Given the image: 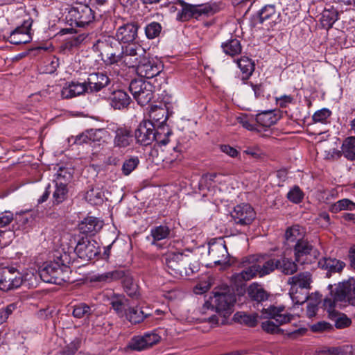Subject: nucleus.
Returning <instances> with one entry per match:
<instances>
[{
    "instance_id": "17",
    "label": "nucleus",
    "mask_w": 355,
    "mask_h": 355,
    "mask_svg": "<svg viewBox=\"0 0 355 355\" xmlns=\"http://www.w3.org/2000/svg\"><path fill=\"white\" fill-rule=\"evenodd\" d=\"M234 223L241 226L250 225L255 219L256 213L249 204L236 205L232 213Z\"/></svg>"
},
{
    "instance_id": "49",
    "label": "nucleus",
    "mask_w": 355,
    "mask_h": 355,
    "mask_svg": "<svg viewBox=\"0 0 355 355\" xmlns=\"http://www.w3.org/2000/svg\"><path fill=\"white\" fill-rule=\"evenodd\" d=\"M103 192L99 188H91L85 194V199L92 205H98L103 201Z\"/></svg>"
},
{
    "instance_id": "38",
    "label": "nucleus",
    "mask_w": 355,
    "mask_h": 355,
    "mask_svg": "<svg viewBox=\"0 0 355 355\" xmlns=\"http://www.w3.org/2000/svg\"><path fill=\"white\" fill-rule=\"evenodd\" d=\"M343 156L349 161H355V137L346 138L342 144Z\"/></svg>"
},
{
    "instance_id": "51",
    "label": "nucleus",
    "mask_w": 355,
    "mask_h": 355,
    "mask_svg": "<svg viewBox=\"0 0 355 355\" xmlns=\"http://www.w3.org/2000/svg\"><path fill=\"white\" fill-rule=\"evenodd\" d=\"M304 193L299 186H294L287 193L286 198L288 200L295 204H299L302 202Z\"/></svg>"
},
{
    "instance_id": "21",
    "label": "nucleus",
    "mask_w": 355,
    "mask_h": 355,
    "mask_svg": "<svg viewBox=\"0 0 355 355\" xmlns=\"http://www.w3.org/2000/svg\"><path fill=\"white\" fill-rule=\"evenodd\" d=\"M311 275L309 272H300L288 278V284L291 285V291L311 288Z\"/></svg>"
},
{
    "instance_id": "42",
    "label": "nucleus",
    "mask_w": 355,
    "mask_h": 355,
    "mask_svg": "<svg viewBox=\"0 0 355 355\" xmlns=\"http://www.w3.org/2000/svg\"><path fill=\"white\" fill-rule=\"evenodd\" d=\"M277 120V116L272 111H264L256 116L257 123L263 127H270L275 124Z\"/></svg>"
},
{
    "instance_id": "48",
    "label": "nucleus",
    "mask_w": 355,
    "mask_h": 355,
    "mask_svg": "<svg viewBox=\"0 0 355 355\" xmlns=\"http://www.w3.org/2000/svg\"><path fill=\"white\" fill-rule=\"evenodd\" d=\"M124 276V271L123 270H114L112 272H107L103 274L95 275L93 279L100 282H108L112 280H116L121 279Z\"/></svg>"
},
{
    "instance_id": "4",
    "label": "nucleus",
    "mask_w": 355,
    "mask_h": 355,
    "mask_svg": "<svg viewBox=\"0 0 355 355\" xmlns=\"http://www.w3.org/2000/svg\"><path fill=\"white\" fill-rule=\"evenodd\" d=\"M114 46H119V45L114 41L113 37L104 36L94 44L93 49L101 53L102 59L107 65L119 62L123 63L122 50L121 49L119 52L113 51L110 49H113Z\"/></svg>"
},
{
    "instance_id": "18",
    "label": "nucleus",
    "mask_w": 355,
    "mask_h": 355,
    "mask_svg": "<svg viewBox=\"0 0 355 355\" xmlns=\"http://www.w3.org/2000/svg\"><path fill=\"white\" fill-rule=\"evenodd\" d=\"M125 46H121L123 64L128 67H134L139 63V59L146 54V50L135 43Z\"/></svg>"
},
{
    "instance_id": "50",
    "label": "nucleus",
    "mask_w": 355,
    "mask_h": 355,
    "mask_svg": "<svg viewBox=\"0 0 355 355\" xmlns=\"http://www.w3.org/2000/svg\"><path fill=\"white\" fill-rule=\"evenodd\" d=\"M257 268L259 270L260 277L269 275L275 270H277V258L266 261L262 266L257 264Z\"/></svg>"
},
{
    "instance_id": "47",
    "label": "nucleus",
    "mask_w": 355,
    "mask_h": 355,
    "mask_svg": "<svg viewBox=\"0 0 355 355\" xmlns=\"http://www.w3.org/2000/svg\"><path fill=\"white\" fill-rule=\"evenodd\" d=\"M92 307L83 302L76 304L73 306V316L76 318L89 317L94 312Z\"/></svg>"
},
{
    "instance_id": "37",
    "label": "nucleus",
    "mask_w": 355,
    "mask_h": 355,
    "mask_svg": "<svg viewBox=\"0 0 355 355\" xmlns=\"http://www.w3.org/2000/svg\"><path fill=\"white\" fill-rule=\"evenodd\" d=\"M166 114L167 110L165 107L155 105L150 108L149 116L150 121L157 123L155 125L158 127V125H166V121L168 119Z\"/></svg>"
},
{
    "instance_id": "19",
    "label": "nucleus",
    "mask_w": 355,
    "mask_h": 355,
    "mask_svg": "<svg viewBox=\"0 0 355 355\" xmlns=\"http://www.w3.org/2000/svg\"><path fill=\"white\" fill-rule=\"evenodd\" d=\"M32 23V20H26L21 26L16 27L10 33L8 41L15 45L30 42L32 40L31 33Z\"/></svg>"
},
{
    "instance_id": "28",
    "label": "nucleus",
    "mask_w": 355,
    "mask_h": 355,
    "mask_svg": "<svg viewBox=\"0 0 355 355\" xmlns=\"http://www.w3.org/2000/svg\"><path fill=\"white\" fill-rule=\"evenodd\" d=\"M248 294L252 301L258 303L266 301L268 299L269 293L262 285L258 283H252L248 288Z\"/></svg>"
},
{
    "instance_id": "43",
    "label": "nucleus",
    "mask_w": 355,
    "mask_h": 355,
    "mask_svg": "<svg viewBox=\"0 0 355 355\" xmlns=\"http://www.w3.org/2000/svg\"><path fill=\"white\" fill-rule=\"evenodd\" d=\"M304 232L302 228L299 225H293L288 227L285 233V237L288 242L299 243L300 241H304L303 239Z\"/></svg>"
},
{
    "instance_id": "52",
    "label": "nucleus",
    "mask_w": 355,
    "mask_h": 355,
    "mask_svg": "<svg viewBox=\"0 0 355 355\" xmlns=\"http://www.w3.org/2000/svg\"><path fill=\"white\" fill-rule=\"evenodd\" d=\"M162 29V27L159 23L153 21L145 27L146 36L149 40L155 39L159 35Z\"/></svg>"
},
{
    "instance_id": "62",
    "label": "nucleus",
    "mask_w": 355,
    "mask_h": 355,
    "mask_svg": "<svg viewBox=\"0 0 355 355\" xmlns=\"http://www.w3.org/2000/svg\"><path fill=\"white\" fill-rule=\"evenodd\" d=\"M333 329V326L325 321L318 322L311 327V331L317 333L330 331Z\"/></svg>"
},
{
    "instance_id": "26",
    "label": "nucleus",
    "mask_w": 355,
    "mask_h": 355,
    "mask_svg": "<svg viewBox=\"0 0 355 355\" xmlns=\"http://www.w3.org/2000/svg\"><path fill=\"white\" fill-rule=\"evenodd\" d=\"M110 98V105L115 110L127 108L131 103V98L128 93L122 89L113 91Z\"/></svg>"
},
{
    "instance_id": "11",
    "label": "nucleus",
    "mask_w": 355,
    "mask_h": 355,
    "mask_svg": "<svg viewBox=\"0 0 355 355\" xmlns=\"http://www.w3.org/2000/svg\"><path fill=\"white\" fill-rule=\"evenodd\" d=\"M23 282L21 272L14 267L0 269V289L8 291L19 288Z\"/></svg>"
},
{
    "instance_id": "25",
    "label": "nucleus",
    "mask_w": 355,
    "mask_h": 355,
    "mask_svg": "<svg viewBox=\"0 0 355 355\" xmlns=\"http://www.w3.org/2000/svg\"><path fill=\"white\" fill-rule=\"evenodd\" d=\"M103 225L102 220L93 216H87L79 225V229L83 234L94 235L103 227Z\"/></svg>"
},
{
    "instance_id": "13",
    "label": "nucleus",
    "mask_w": 355,
    "mask_h": 355,
    "mask_svg": "<svg viewBox=\"0 0 355 355\" xmlns=\"http://www.w3.org/2000/svg\"><path fill=\"white\" fill-rule=\"evenodd\" d=\"M295 261L300 265H309L317 259L318 251L308 241L296 243L294 246Z\"/></svg>"
},
{
    "instance_id": "40",
    "label": "nucleus",
    "mask_w": 355,
    "mask_h": 355,
    "mask_svg": "<svg viewBox=\"0 0 355 355\" xmlns=\"http://www.w3.org/2000/svg\"><path fill=\"white\" fill-rule=\"evenodd\" d=\"M355 209V202L348 198H343L331 204L329 210L331 213L337 214L343 210L354 211Z\"/></svg>"
},
{
    "instance_id": "36",
    "label": "nucleus",
    "mask_w": 355,
    "mask_h": 355,
    "mask_svg": "<svg viewBox=\"0 0 355 355\" xmlns=\"http://www.w3.org/2000/svg\"><path fill=\"white\" fill-rule=\"evenodd\" d=\"M149 315H150V314L145 313L138 306H129L125 317L132 324H137L143 322L144 320Z\"/></svg>"
},
{
    "instance_id": "56",
    "label": "nucleus",
    "mask_w": 355,
    "mask_h": 355,
    "mask_svg": "<svg viewBox=\"0 0 355 355\" xmlns=\"http://www.w3.org/2000/svg\"><path fill=\"white\" fill-rule=\"evenodd\" d=\"M55 177L54 183H58L59 181L62 183L65 182L67 185L72 178V175L67 168L60 167L55 173Z\"/></svg>"
},
{
    "instance_id": "23",
    "label": "nucleus",
    "mask_w": 355,
    "mask_h": 355,
    "mask_svg": "<svg viewBox=\"0 0 355 355\" xmlns=\"http://www.w3.org/2000/svg\"><path fill=\"white\" fill-rule=\"evenodd\" d=\"M78 257L83 259H91L96 254L95 246L87 238L80 239L74 249Z\"/></svg>"
},
{
    "instance_id": "44",
    "label": "nucleus",
    "mask_w": 355,
    "mask_h": 355,
    "mask_svg": "<svg viewBox=\"0 0 355 355\" xmlns=\"http://www.w3.org/2000/svg\"><path fill=\"white\" fill-rule=\"evenodd\" d=\"M170 229L166 225H159L150 230V236L153 238L152 245H156L157 242L168 237Z\"/></svg>"
},
{
    "instance_id": "12",
    "label": "nucleus",
    "mask_w": 355,
    "mask_h": 355,
    "mask_svg": "<svg viewBox=\"0 0 355 355\" xmlns=\"http://www.w3.org/2000/svg\"><path fill=\"white\" fill-rule=\"evenodd\" d=\"M155 123L150 120L141 121L135 130L133 136L137 144L141 146L150 145L155 140Z\"/></svg>"
},
{
    "instance_id": "63",
    "label": "nucleus",
    "mask_w": 355,
    "mask_h": 355,
    "mask_svg": "<svg viewBox=\"0 0 355 355\" xmlns=\"http://www.w3.org/2000/svg\"><path fill=\"white\" fill-rule=\"evenodd\" d=\"M352 323V320L346 315H339L335 320V327L337 329H344L348 327Z\"/></svg>"
},
{
    "instance_id": "29",
    "label": "nucleus",
    "mask_w": 355,
    "mask_h": 355,
    "mask_svg": "<svg viewBox=\"0 0 355 355\" xmlns=\"http://www.w3.org/2000/svg\"><path fill=\"white\" fill-rule=\"evenodd\" d=\"M257 267V264L254 263L248 268H245L241 272L234 274L232 276V280L235 284H239L243 282L249 281L257 276L259 277V270Z\"/></svg>"
},
{
    "instance_id": "54",
    "label": "nucleus",
    "mask_w": 355,
    "mask_h": 355,
    "mask_svg": "<svg viewBox=\"0 0 355 355\" xmlns=\"http://www.w3.org/2000/svg\"><path fill=\"white\" fill-rule=\"evenodd\" d=\"M305 290H296L295 292L290 289L289 294L294 304H302L309 300L308 292Z\"/></svg>"
},
{
    "instance_id": "16",
    "label": "nucleus",
    "mask_w": 355,
    "mask_h": 355,
    "mask_svg": "<svg viewBox=\"0 0 355 355\" xmlns=\"http://www.w3.org/2000/svg\"><path fill=\"white\" fill-rule=\"evenodd\" d=\"M280 13L274 4H267L257 11L254 15L255 25L266 24L272 27L280 21Z\"/></svg>"
},
{
    "instance_id": "33",
    "label": "nucleus",
    "mask_w": 355,
    "mask_h": 355,
    "mask_svg": "<svg viewBox=\"0 0 355 355\" xmlns=\"http://www.w3.org/2000/svg\"><path fill=\"white\" fill-rule=\"evenodd\" d=\"M236 64L243 74V79H248L255 69L254 61L247 56L241 57L236 60Z\"/></svg>"
},
{
    "instance_id": "2",
    "label": "nucleus",
    "mask_w": 355,
    "mask_h": 355,
    "mask_svg": "<svg viewBox=\"0 0 355 355\" xmlns=\"http://www.w3.org/2000/svg\"><path fill=\"white\" fill-rule=\"evenodd\" d=\"M329 295L324 300L323 306L330 315H336L335 307L338 302H347L355 306V280L353 283L347 282L338 284L335 288L328 286Z\"/></svg>"
},
{
    "instance_id": "53",
    "label": "nucleus",
    "mask_w": 355,
    "mask_h": 355,
    "mask_svg": "<svg viewBox=\"0 0 355 355\" xmlns=\"http://www.w3.org/2000/svg\"><path fill=\"white\" fill-rule=\"evenodd\" d=\"M139 159L137 156L130 157L125 159L122 166V172L125 175H130L139 165Z\"/></svg>"
},
{
    "instance_id": "10",
    "label": "nucleus",
    "mask_w": 355,
    "mask_h": 355,
    "mask_svg": "<svg viewBox=\"0 0 355 355\" xmlns=\"http://www.w3.org/2000/svg\"><path fill=\"white\" fill-rule=\"evenodd\" d=\"M139 28L136 21L123 23L116 28L114 41L119 45L133 44L138 37Z\"/></svg>"
},
{
    "instance_id": "34",
    "label": "nucleus",
    "mask_w": 355,
    "mask_h": 355,
    "mask_svg": "<svg viewBox=\"0 0 355 355\" xmlns=\"http://www.w3.org/2000/svg\"><path fill=\"white\" fill-rule=\"evenodd\" d=\"M155 140L154 141L159 146H166L169 141V136L172 134V131L167 125H158L155 130Z\"/></svg>"
},
{
    "instance_id": "41",
    "label": "nucleus",
    "mask_w": 355,
    "mask_h": 355,
    "mask_svg": "<svg viewBox=\"0 0 355 355\" xmlns=\"http://www.w3.org/2000/svg\"><path fill=\"white\" fill-rule=\"evenodd\" d=\"M338 19V12L336 10L325 9L320 19L322 26L327 29L331 28L334 24Z\"/></svg>"
},
{
    "instance_id": "35",
    "label": "nucleus",
    "mask_w": 355,
    "mask_h": 355,
    "mask_svg": "<svg viewBox=\"0 0 355 355\" xmlns=\"http://www.w3.org/2000/svg\"><path fill=\"white\" fill-rule=\"evenodd\" d=\"M69 189L65 182L55 183V190L53 193L52 200L53 205H59L68 198Z\"/></svg>"
},
{
    "instance_id": "64",
    "label": "nucleus",
    "mask_w": 355,
    "mask_h": 355,
    "mask_svg": "<svg viewBox=\"0 0 355 355\" xmlns=\"http://www.w3.org/2000/svg\"><path fill=\"white\" fill-rule=\"evenodd\" d=\"M320 302V298L315 299L314 302H309L306 306V314L309 318L315 316L318 309V304Z\"/></svg>"
},
{
    "instance_id": "6",
    "label": "nucleus",
    "mask_w": 355,
    "mask_h": 355,
    "mask_svg": "<svg viewBox=\"0 0 355 355\" xmlns=\"http://www.w3.org/2000/svg\"><path fill=\"white\" fill-rule=\"evenodd\" d=\"M66 10L67 12L65 19L71 26L84 27L94 19V11L87 4L76 3Z\"/></svg>"
},
{
    "instance_id": "20",
    "label": "nucleus",
    "mask_w": 355,
    "mask_h": 355,
    "mask_svg": "<svg viewBox=\"0 0 355 355\" xmlns=\"http://www.w3.org/2000/svg\"><path fill=\"white\" fill-rule=\"evenodd\" d=\"M87 93H96L110 84V79L107 74L102 72L89 73L85 80Z\"/></svg>"
},
{
    "instance_id": "57",
    "label": "nucleus",
    "mask_w": 355,
    "mask_h": 355,
    "mask_svg": "<svg viewBox=\"0 0 355 355\" xmlns=\"http://www.w3.org/2000/svg\"><path fill=\"white\" fill-rule=\"evenodd\" d=\"M80 339L75 338L69 345H67L61 355H76V353L80 347ZM77 355H79V354Z\"/></svg>"
},
{
    "instance_id": "8",
    "label": "nucleus",
    "mask_w": 355,
    "mask_h": 355,
    "mask_svg": "<svg viewBox=\"0 0 355 355\" xmlns=\"http://www.w3.org/2000/svg\"><path fill=\"white\" fill-rule=\"evenodd\" d=\"M153 89L151 83L141 80H133L129 85L130 92L141 106H144L151 101L154 96Z\"/></svg>"
},
{
    "instance_id": "3",
    "label": "nucleus",
    "mask_w": 355,
    "mask_h": 355,
    "mask_svg": "<svg viewBox=\"0 0 355 355\" xmlns=\"http://www.w3.org/2000/svg\"><path fill=\"white\" fill-rule=\"evenodd\" d=\"M191 257L182 252H168L165 257L166 271L176 278L190 276L196 271L191 264Z\"/></svg>"
},
{
    "instance_id": "61",
    "label": "nucleus",
    "mask_w": 355,
    "mask_h": 355,
    "mask_svg": "<svg viewBox=\"0 0 355 355\" xmlns=\"http://www.w3.org/2000/svg\"><path fill=\"white\" fill-rule=\"evenodd\" d=\"M347 348L348 346L325 347L322 349L321 353L329 355H346V349Z\"/></svg>"
},
{
    "instance_id": "7",
    "label": "nucleus",
    "mask_w": 355,
    "mask_h": 355,
    "mask_svg": "<svg viewBox=\"0 0 355 355\" xmlns=\"http://www.w3.org/2000/svg\"><path fill=\"white\" fill-rule=\"evenodd\" d=\"M236 302V296L229 286H225L213 292L210 304L216 312H230Z\"/></svg>"
},
{
    "instance_id": "27",
    "label": "nucleus",
    "mask_w": 355,
    "mask_h": 355,
    "mask_svg": "<svg viewBox=\"0 0 355 355\" xmlns=\"http://www.w3.org/2000/svg\"><path fill=\"white\" fill-rule=\"evenodd\" d=\"M177 3L182 7L181 10L177 14L178 21H186L193 17L198 18L196 5L189 4L184 0H178Z\"/></svg>"
},
{
    "instance_id": "5",
    "label": "nucleus",
    "mask_w": 355,
    "mask_h": 355,
    "mask_svg": "<svg viewBox=\"0 0 355 355\" xmlns=\"http://www.w3.org/2000/svg\"><path fill=\"white\" fill-rule=\"evenodd\" d=\"M284 310V306L275 307L270 306L268 309H263L261 316L264 318H270L275 320H267L262 322V329L268 333H275L278 331L280 325L289 322L291 320L292 315L288 313H282Z\"/></svg>"
},
{
    "instance_id": "24",
    "label": "nucleus",
    "mask_w": 355,
    "mask_h": 355,
    "mask_svg": "<svg viewBox=\"0 0 355 355\" xmlns=\"http://www.w3.org/2000/svg\"><path fill=\"white\" fill-rule=\"evenodd\" d=\"M318 263L322 269L327 270L329 277L333 273L340 272L346 266L344 261L331 257H324Z\"/></svg>"
},
{
    "instance_id": "45",
    "label": "nucleus",
    "mask_w": 355,
    "mask_h": 355,
    "mask_svg": "<svg viewBox=\"0 0 355 355\" xmlns=\"http://www.w3.org/2000/svg\"><path fill=\"white\" fill-rule=\"evenodd\" d=\"M220 6L216 2H209L204 4L196 5L198 17L202 15H212L220 10Z\"/></svg>"
},
{
    "instance_id": "30",
    "label": "nucleus",
    "mask_w": 355,
    "mask_h": 355,
    "mask_svg": "<svg viewBox=\"0 0 355 355\" xmlns=\"http://www.w3.org/2000/svg\"><path fill=\"white\" fill-rule=\"evenodd\" d=\"M291 258H288L285 255L277 257V270L284 275H293L297 270V266Z\"/></svg>"
},
{
    "instance_id": "9",
    "label": "nucleus",
    "mask_w": 355,
    "mask_h": 355,
    "mask_svg": "<svg viewBox=\"0 0 355 355\" xmlns=\"http://www.w3.org/2000/svg\"><path fill=\"white\" fill-rule=\"evenodd\" d=\"M208 254L214 260L215 265H220L223 268H227L232 265L227 248L223 238H218L214 241L209 243Z\"/></svg>"
},
{
    "instance_id": "15",
    "label": "nucleus",
    "mask_w": 355,
    "mask_h": 355,
    "mask_svg": "<svg viewBox=\"0 0 355 355\" xmlns=\"http://www.w3.org/2000/svg\"><path fill=\"white\" fill-rule=\"evenodd\" d=\"M109 129L114 134L113 144L114 147L125 148L133 142V133L130 127L122 125H110Z\"/></svg>"
},
{
    "instance_id": "39",
    "label": "nucleus",
    "mask_w": 355,
    "mask_h": 355,
    "mask_svg": "<svg viewBox=\"0 0 355 355\" xmlns=\"http://www.w3.org/2000/svg\"><path fill=\"white\" fill-rule=\"evenodd\" d=\"M121 279H123V288L127 295L130 297H137L139 295V286L132 277L126 275L124 272V276Z\"/></svg>"
},
{
    "instance_id": "60",
    "label": "nucleus",
    "mask_w": 355,
    "mask_h": 355,
    "mask_svg": "<svg viewBox=\"0 0 355 355\" xmlns=\"http://www.w3.org/2000/svg\"><path fill=\"white\" fill-rule=\"evenodd\" d=\"M331 112L327 108H322L316 111L313 116V121L315 123H325L326 120L331 116Z\"/></svg>"
},
{
    "instance_id": "14",
    "label": "nucleus",
    "mask_w": 355,
    "mask_h": 355,
    "mask_svg": "<svg viewBox=\"0 0 355 355\" xmlns=\"http://www.w3.org/2000/svg\"><path fill=\"white\" fill-rule=\"evenodd\" d=\"M137 73L143 78L150 79L160 74L163 71L162 63L154 58H143L136 66Z\"/></svg>"
},
{
    "instance_id": "59",
    "label": "nucleus",
    "mask_w": 355,
    "mask_h": 355,
    "mask_svg": "<svg viewBox=\"0 0 355 355\" xmlns=\"http://www.w3.org/2000/svg\"><path fill=\"white\" fill-rule=\"evenodd\" d=\"M237 120L242 126L250 131H259L257 128V122L252 119L248 118L247 116H239Z\"/></svg>"
},
{
    "instance_id": "58",
    "label": "nucleus",
    "mask_w": 355,
    "mask_h": 355,
    "mask_svg": "<svg viewBox=\"0 0 355 355\" xmlns=\"http://www.w3.org/2000/svg\"><path fill=\"white\" fill-rule=\"evenodd\" d=\"M235 317L240 322L244 323L249 327H254L257 323V317L254 315L236 313Z\"/></svg>"
},
{
    "instance_id": "46",
    "label": "nucleus",
    "mask_w": 355,
    "mask_h": 355,
    "mask_svg": "<svg viewBox=\"0 0 355 355\" xmlns=\"http://www.w3.org/2000/svg\"><path fill=\"white\" fill-rule=\"evenodd\" d=\"M89 34L83 33L72 35L66 40L64 42V48L71 50L75 47H78L81 44L87 42Z\"/></svg>"
},
{
    "instance_id": "55",
    "label": "nucleus",
    "mask_w": 355,
    "mask_h": 355,
    "mask_svg": "<svg viewBox=\"0 0 355 355\" xmlns=\"http://www.w3.org/2000/svg\"><path fill=\"white\" fill-rule=\"evenodd\" d=\"M128 347L136 351H141L148 348L144 336L133 337L128 344Z\"/></svg>"
},
{
    "instance_id": "32",
    "label": "nucleus",
    "mask_w": 355,
    "mask_h": 355,
    "mask_svg": "<svg viewBox=\"0 0 355 355\" xmlns=\"http://www.w3.org/2000/svg\"><path fill=\"white\" fill-rule=\"evenodd\" d=\"M223 51L227 55L234 57L242 51L241 41L236 38H231L221 44Z\"/></svg>"
},
{
    "instance_id": "1",
    "label": "nucleus",
    "mask_w": 355,
    "mask_h": 355,
    "mask_svg": "<svg viewBox=\"0 0 355 355\" xmlns=\"http://www.w3.org/2000/svg\"><path fill=\"white\" fill-rule=\"evenodd\" d=\"M71 253L64 249L58 250L53 255V260L46 262L39 270L41 279L46 283L61 285L69 281L71 272L69 265L72 262Z\"/></svg>"
},
{
    "instance_id": "22",
    "label": "nucleus",
    "mask_w": 355,
    "mask_h": 355,
    "mask_svg": "<svg viewBox=\"0 0 355 355\" xmlns=\"http://www.w3.org/2000/svg\"><path fill=\"white\" fill-rule=\"evenodd\" d=\"M85 93H87V86L83 83L71 82L67 83L61 90V96L63 98H71Z\"/></svg>"
},
{
    "instance_id": "31",
    "label": "nucleus",
    "mask_w": 355,
    "mask_h": 355,
    "mask_svg": "<svg viewBox=\"0 0 355 355\" xmlns=\"http://www.w3.org/2000/svg\"><path fill=\"white\" fill-rule=\"evenodd\" d=\"M129 301L123 295H114L110 301L112 307L120 317H125L129 307Z\"/></svg>"
}]
</instances>
